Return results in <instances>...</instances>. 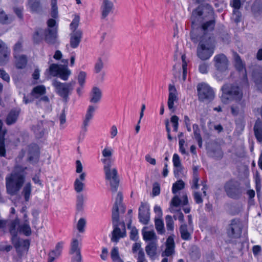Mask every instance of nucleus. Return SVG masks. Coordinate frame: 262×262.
Returning <instances> with one entry per match:
<instances>
[{"mask_svg":"<svg viewBox=\"0 0 262 262\" xmlns=\"http://www.w3.org/2000/svg\"><path fill=\"white\" fill-rule=\"evenodd\" d=\"M213 13L209 6H199L192 11L191 16V39L194 42H199L197 55L202 60L209 59L214 53L215 40L210 32L214 28L215 21L203 22L206 18L212 17Z\"/></svg>","mask_w":262,"mask_h":262,"instance_id":"nucleus-1","label":"nucleus"},{"mask_svg":"<svg viewBox=\"0 0 262 262\" xmlns=\"http://www.w3.org/2000/svg\"><path fill=\"white\" fill-rule=\"evenodd\" d=\"M9 230L12 235L11 241L16 249L18 248L20 246V239L17 237L18 232L23 233L26 236L31 234V228L27 222V220L22 225H19V220L16 218L12 220L9 224Z\"/></svg>","mask_w":262,"mask_h":262,"instance_id":"nucleus-2","label":"nucleus"},{"mask_svg":"<svg viewBox=\"0 0 262 262\" xmlns=\"http://www.w3.org/2000/svg\"><path fill=\"white\" fill-rule=\"evenodd\" d=\"M223 93L221 96V101L225 104L229 103L231 101H235L238 105L240 104L243 93L242 89L235 85L225 84L222 88Z\"/></svg>","mask_w":262,"mask_h":262,"instance_id":"nucleus-3","label":"nucleus"},{"mask_svg":"<svg viewBox=\"0 0 262 262\" xmlns=\"http://www.w3.org/2000/svg\"><path fill=\"white\" fill-rule=\"evenodd\" d=\"M18 169L19 167H16L15 171L6 178L7 191L11 195L16 194L20 190L24 181L22 173L16 172Z\"/></svg>","mask_w":262,"mask_h":262,"instance_id":"nucleus-4","label":"nucleus"},{"mask_svg":"<svg viewBox=\"0 0 262 262\" xmlns=\"http://www.w3.org/2000/svg\"><path fill=\"white\" fill-rule=\"evenodd\" d=\"M188 203V197L185 192H182L181 199L177 195L174 196L170 202L169 210L170 212L174 213L173 218L178 220L181 223L184 224V217L182 212L180 210H176L175 207L180 205H185Z\"/></svg>","mask_w":262,"mask_h":262,"instance_id":"nucleus-5","label":"nucleus"},{"mask_svg":"<svg viewBox=\"0 0 262 262\" xmlns=\"http://www.w3.org/2000/svg\"><path fill=\"white\" fill-rule=\"evenodd\" d=\"M103 169L106 182L110 184L112 192L115 193L117 190L119 183L117 169L113 166V164L104 165Z\"/></svg>","mask_w":262,"mask_h":262,"instance_id":"nucleus-6","label":"nucleus"},{"mask_svg":"<svg viewBox=\"0 0 262 262\" xmlns=\"http://www.w3.org/2000/svg\"><path fill=\"white\" fill-rule=\"evenodd\" d=\"M75 84V81L62 83L58 80H54L52 82V85L55 88V92L66 101L68 99L69 95L73 91Z\"/></svg>","mask_w":262,"mask_h":262,"instance_id":"nucleus-7","label":"nucleus"},{"mask_svg":"<svg viewBox=\"0 0 262 262\" xmlns=\"http://www.w3.org/2000/svg\"><path fill=\"white\" fill-rule=\"evenodd\" d=\"M52 121H41L36 125L34 128V138L37 142L44 140L50 130V126H54Z\"/></svg>","mask_w":262,"mask_h":262,"instance_id":"nucleus-8","label":"nucleus"},{"mask_svg":"<svg viewBox=\"0 0 262 262\" xmlns=\"http://www.w3.org/2000/svg\"><path fill=\"white\" fill-rule=\"evenodd\" d=\"M47 90L43 84L34 85V99L36 100V105L42 107L50 102L48 96L46 95Z\"/></svg>","mask_w":262,"mask_h":262,"instance_id":"nucleus-9","label":"nucleus"},{"mask_svg":"<svg viewBox=\"0 0 262 262\" xmlns=\"http://www.w3.org/2000/svg\"><path fill=\"white\" fill-rule=\"evenodd\" d=\"M197 91L199 99L200 101H211L214 97V93L212 89L206 83H199L197 85Z\"/></svg>","mask_w":262,"mask_h":262,"instance_id":"nucleus-10","label":"nucleus"},{"mask_svg":"<svg viewBox=\"0 0 262 262\" xmlns=\"http://www.w3.org/2000/svg\"><path fill=\"white\" fill-rule=\"evenodd\" d=\"M115 203L112 209V219L114 221L117 222L119 221V209L124 212L125 208L122 205L123 195L121 192H118L115 196H114Z\"/></svg>","mask_w":262,"mask_h":262,"instance_id":"nucleus-11","label":"nucleus"},{"mask_svg":"<svg viewBox=\"0 0 262 262\" xmlns=\"http://www.w3.org/2000/svg\"><path fill=\"white\" fill-rule=\"evenodd\" d=\"M46 157L45 152H41L38 147L34 146V169L38 172L41 171Z\"/></svg>","mask_w":262,"mask_h":262,"instance_id":"nucleus-12","label":"nucleus"},{"mask_svg":"<svg viewBox=\"0 0 262 262\" xmlns=\"http://www.w3.org/2000/svg\"><path fill=\"white\" fill-rule=\"evenodd\" d=\"M224 187L227 195L231 198H235L241 193L239 183L236 181H230Z\"/></svg>","mask_w":262,"mask_h":262,"instance_id":"nucleus-13","label":"nucleus"},{"mask_svg":"<svg viewBox=\"0 0 262 262\" xmlns=\"http://www.w3.org/2000/svg\"><path fill=\"white\" fill-rule=\"evenodd\" d=\"M214 66L220 72L225 71L228 69V60L223 54L216 55L213 58Z\"/></svg>","mask_w":262,"mask_h":262,"instance_id":"nucleus-14","label":"nucleus"},{"mask_svg":"<svg viewBox=\"0 0 262 262\" xmlns=\"http://www.w3.org/2000/svg\"><path fill=\"white\" fill-rule=\"evenodd\" d=\"M101 16L102 19H105L113 13L114 4L111 0H102L100 5Z\"/></svg>","mask_w":262,"mask_h":262,"instance_id":"nucleus-15","label":"nucleus"},{"mask_svg":"<svg viewBox=\"0 0 262 262\" xmlns=\"http://www.w3.org/2000/svg\"><path fill=\"white\" fill-rule=\"evenodd\" d=\"M168 107L170 111L174 112L175 111L174 103L177 102L178 100L177 91L174 85L170 84L168 86Z\"/></svg>","mask_w":262,"mask_h":262,"instance_id":"nucleus-16","label":"nucleus"},{"mask_svg":"<svg viewBox=\"0 0 262 262\" xmlns=\"http://www.w3.org/2000/svg\"><path fill=\"white\" fill-rule=\"evenodd\" d=\"M71 254H74L72 257V262H81L82 260L80 254L79 242L76 238H73L71 244Z\"/></svg>","mask_w":262,"mask_h":262,"instance_id":"nucleus-17","label":"nucleus"},{"mask_svg":"<svg viewBox=\"0 0 262 262\" xmlns=\"http://www.w3.org/2000/svg\"><path fill=\"white\" fill-rule=\"evenodd\" d=\"M97 108V106L96 105H90L88 106L83 120V128L85 132L87 131L88 126L93 119Z\"/></svg>","mask_w":262,"mask_h":262,"instance_id":"nucleus-18","label":"nucleus"},{"mask_svg":"<svg viewBox=\"0 0 262 262\" xmlns=\"http://www.w3.org/2000/svg\"><path fill=\"white\" fill-rule=\"evenodd\" d=\"M149 206L142 203L139 208V218L140 222L144 225L148 224L149 219Z\"/></svg>","mask_w":262,"mask_h":262,"instance_id":"nucleus-19","label":"nucleus"},{"mask_svg":"<svg viewBox=\"0 0 262 262\" xmlns=\"http://www.w3.org/2000/svg\"><path fill=\"white\" fill-rule=\"evenodd\" d=\"M113 225L114 227V229L113 230V231L112 232V237L111 238L112 241L114 242L117 243L119 241V239L120 238L123 237L125 236V228L124 224L123 223L122 225V229H120L118 227V222L116 221H114L113 220Z\"/></svg>","mask_w":262,"mask_h":262,"instance_id":"nucleus-20","label":"nucleus"},{"mask_svg":"<svg viewBox=\"0 0 262 262\" xmlns=\"http://www.w3.org/2000/svg\"><path fill=\"white\" fill-rule=\"evenodd\" d=\"M44 40L50 45L58 43L57 29L56 28L45 29Z\"/></svg>","mask_w":262,"mask_h":262,"instance_id":"nucleus-21","label":"nucleus"},{"mask_svg":"<svg viewBox=\"0 0 262 262\" xmlns=\"http://www.w3.org/2000/svg\"><path fill=\"white\" fill-rule=\"evenodd\" d=\"M132 251L137 258V262H147L140 243H135L133 245Z\"/></svg>","mask_w":262,"mask_h":262,"instance_id":"nucleus-22","label":"nucleus"},{"mask_svg":"<svg viewBox=\"0 0 262 262\" xmlns=\"http://www.w3.org/2000/svg\"><path fill=\"white\" fill-rule=\"evenodd\" d=\"M228 235L231 238H238L242 233L241 225L239 222L233 220L227 231Z\"/></svg>","mask_w":262,"mask_h":262,"instance_id":"nucleus-23","label":"nucleus"},{"mask_svg":"<svg viewBox=\"0 0 262 262\" xmlns=\"http://www.w3.org/2000/svg\"><path fill=\"white\" fill-rule=\"evenodd\" d=\"M173 236V235H171L167 238L165 242L166 248L161 254L162 257H168L174 254L175 244Z\"/></svg>","mask_w":262,"mask_h":262,"instance_id":"nucleus-24","label":"nucleus"},{"mask_svg":"<svg viewBox=\"0 0 262 262\" xmlns=\"http://www.w3.org/2000/svg\"><path fill=\"white\" fill-rule=\"evenodd\" d=\"M10 50L6 44L0 40V66L5 64L9 60Z\"/></svg>","mask_w":262,"mask_h":262,"instance_id":"nucleus-25","label":"nucleus"},{"mask_svg":"<svg viewBox=\"0 0 262 262\" xmlns=\"http://www.w3.org/2000/svg\"><path fill=\"white\" fill-rule=\"evenodd\" d=\"M158 242H149L145 247V251L148 256L152 260L155 259L157 255Z\"/></svg>","mask_w":262,"mask_h":262,"instance_id":"nucleus-26","label":"nucleus"},{"mask_svg":"<svg viewBox=\"0 0 262 262\" xmlns=\"http://www.w3.org/2000/svg\"><path fill=\"white\" fill-rule=\"evenodd\" d=\"M113 149L110 147H105L102 151L103 158L101 161L103 165L113 164L114 160L112 158Z\"/></svg>","mask_w":262,"mask_h":262,"instance_id":"nucleus-27","label":"nucleus"},{"mask_svg":"<svg viewBox=\"0 0 262 262\" xmlns=\"http://www.w3.org/2000/svg\"><path fill=\"white\" fill-rule=\"evenodd\" d=\"M143 239L146 242H158L157 236L153 230H148L147 227H144L142 230Z\"/></svg>","mask_w":262,"mask_h":262,"instance_id":"nucleus-28","label":"nucleus"},{"mask_svg":"<svg viewBox=\"0 0 262 262\" xmlns=\"http://www.w3.org/2000/svg\"><path fill=\"white\" fill-rule=\"evenodd\" d=\"M86 174L84 172L81 173L78 178H77L74 183L75 190L78 192H81L84 189V183Z\"/></svg>","mask_w":262,"mask_h":262,"instance_id":"nucleus-29","label":"nucleus"},{"mask_svg":"<svg viewBox=\"0 0 262 262\" xmlns=\"http://www.w3.org/2000/svg\"><path fill=\"white\" fill-rule=\"evenodd\" d=\"M81 31L78 30L74 31L71 34L70 46L73 48H77L81 39L82 37Z\"/></svg>","mask_w":262,"mask_h":262,"instance_id":"nucleus-30","label":"nucleus"},{"mask_svg":"<svg viewBox=\"0 0 262 262\" xmlns=\"http://www.w3.org/2000/svg\"><path fill=\"white\" fill-rule=\"evenodd\" d=\"M253 80L257 87V89L262 92V68H257L253 74Z\"/></svg>","mask_w":262,"mask_h":262,"instance_id":"nucleus-31","label":"nucleus"},{"mask_svg":"<svg viewBox=\"0 0 262 262\" xmlns=\"http://www.w3.org/2000/svg\"><path fill=\"white\" fill-rule=\"evenodd\" d=\"M101 97V91L98 87L95 86L91 92L90 101L91 103H97L100 101Z\"/></svg>","mask_w":262,"mask_h":262,"instance_id":"nucleus-32","label":"nucleus"},{"mask_svg":"<svg viewBox=\"0 0 262 262\" xmlns=\"http://www.w3.org/2000/svg\"><path fill=\"white\" fill-rule=\"evenodd\" d=\"M193 230L189 229V227L185 224H182L180 227L181 236L184 240H188L191 238V233Z\"/></svg>","mask_w":262,"mask_h":262,"instance_id":"nucleus-33","label":"nucleus"},{"mask_svg":"<svg viewBox=\"0 0 262 262\" xmlns=\"http://www.w3.org/2000/svg\"><path fill=\"white\" fill-rule=\"evenodd\" d=\"M19 109L12 110L8 115L6 122L8 125L14 124L17 120L19 114Z\"/></svg>","mask_w":262,"mask_h":262,"instance_id":"nucleus-34","label":"nucleus"},{"mask_svg":"<svg viewBox=\"0 0 262 262\" xmlns=\"http://www.w3.org/2000/svg\"><path fill=\"white\" fill-rule=\"evenodd\" d=\"M254 134L258 142H262V122L258 120L254 127Z\"/></svg>","mask_w":262,"mask_h":262,"instance_id":"nucleus-35","label":"nucleus"},{"mask_svg":"<svg viewBox=\"0 0 262 262\" xmlns=\"http://www.w3.org/2000/svg\"><path fill=\"white\" fill-rule=\"evenodd\" d=\"M45 30L41 28H36L34 32V43L41 42L45 38Z\"/></svg>","mask_w":262,"mask_h":262,"instance_id":"nucleus-36","label":"nucleus"},{"mask_svg":"<svg viewBox=\"0 0 262 262\" xmlns=\"http://www.w3.org/2000/svg\"><path fill=\"white\" fill-rule=\"evenodd\" d=\"M16 59L15 64L16 67L18 69H23L25 67L27 62V57L23 55H14Z\"/></svg>","mask_w":262,"mask_h":262,"instance_id":"nucleus-37","label":"nucleus"},{"mask_svg":"<svg viewBox=\"0 0 262 262\" xmlns=\"http://www.w3.org/2000/svg\"><path fill=\"white\" fill-rule=\"evenodd\" d=\"M71 74V71L67 66H61L59 71L58 76L62 80L66 81Z\"/></svg>","mask_w":262,"mask_h":262,"instance_id":"nucleus-38","label":"nucleus"},{"mask_svg":"<svg viewBox=\"0 0 262 262\" xmlns=\"http://www.w3.org/2000/svg\"><path fill=\"white\" fill-rule=\"evenodd\" d=\"M234 60L235 61V66L236 68L240 72L243 71L244 75L246 76V74L245 69V66H244L239 56L236 53H234Z\"/></svg>","mask_w":262,"mask_h":262,"instance_id":"nucleus-39","label":"nucleus"},{"mask_svg":"<svg viewBox=\"0 0 262 262\" xmlns=\"http://www.w3.org/2000/svg\"><path fill=\"white\" fill-rule=\"evenodd\" d=\"M13 20L12 16L7 15L2 9H0V23L2 24H9Z\"/></svg>","mask_w":262,"mask_h":262,"instance_id":"nucleus-40","label":"nucleus"},{"mask_svg":"<svg viewBox=\"0 0 262 262\" xmlns=\"http://www.w3.org/2000/svg\"><path fill=\"white\" fill-rule=\"evenodd\" d=\"M194 139L198 141L200 147L202 146V138L200 134V129L198 125L194 124L192 126Z\"/></svg>","mask_w":262,"mask_h":262,"instance_id":"nucleus-41","label":"nucleus"},{"mask_svg":"<svg viewBox=\"0 0 262 262\" xmlns=\"http://www.w3.org/2000/svg\"><path fill=\"white\" fill-rule=\"evenodd\" d=\"M185 187V183L181 180L177 181L173 184L172 187V192L175 194L174 196L177 195V193L182 190Z\"/></svg>","mask_w":262,"mask_h":262,"instance_id":"nucleus-42","label":"nucleus"},{"mask_svg":"<svg viewBox=\"0 0 262 262\" xmlns=\"http://www.w3.org/2000/svg\"><path fill=\"white\" fill-rule=\"evenodd\" d=\"M155 227L159 234H163L164 232V222L161 219L157 218L155 220Z\"/></svg>","mask_w":262,"mask_h":262,"instance_id":"nucleus-43","label":"nucleus"},{"mask_svg":"<svg viewBox=\"0 0 262 262\" xmlns=\"http://www.w3.org/2000/svg\"><path fill=\"white\" fill-rule=\"evenodd\" d=\"M111 256L114 262H123L120 257L118 248L117 247H114L112 249Z\"/></svg>","mask_w":262,"mask_h":262,"instance_id":"nucleus-44","label":"nucleus"},{"mask_svg":"<svg viewBox=\"0 0 262 262\" xmlns=\"http://www.w3.org/2000/svg\"><path fill=\"white\" fill-rule=\"evenodd\" d=\"M51 15L52 17L56 18L58 17V7L57 5V0H51Z\"/></svg>","mask_w":262,"mask_h":262,"instance_id":"nucleus-45","label":"nucleus"},{"mask_svg":"<svg viewBox=\"0 0 262 262\" xmlns=\"http://www.w3.org/2000/svg\"><path fill=\"white\" fill-rule=\"evenodd\" d=\"M61 66V65L54 63L51 64L49 69L50 75L53 76H57L59 74Z\"/></svg>","mask_w":262,"mask_h":262,"instance_id":"nucleus-46","label":"nucleus"},{"mask_svg":"<svg viewBox=\"0 0 262 262\" xmlns=\"http://www.w3.org/2000/svg\"><path fill=\"white\" fill-rule=\"evenodd\" d=\"M181 58L182 60V68L183 70V80L185 81L186 79L187 74V63L186 61V56L184 54L182 55Z\"/></svg>","mask_w":262,"mask_h":262,"instance_id":"nucleus-47","label":"nucleus"},{"mask_svg":"<svg viewBox=\"0 0 262 262\" xmlns=\"http://www.w3.org/2000/svg\"><path fill=\"white\" fill-rule=\"evenodd\" d=\"M86 77V73L84 71H80L77 76V80L79 85L81 86H84L85 79Z\"/></svg>","mask_w":262,"mask_h":262,"instance_id":"nucleus-48","label":"nucleus"},{"mask_svg":"<svg viewBox=\"0 0 262 262\" xmlns=\"http://www.w3.org/2000/svg\"><path fill=\"white\" fill-rule=\"evenodd\" d=\"M166 228L168 230L172 231L174 228V222L171 216L167 215L165 217Z\"/></svg>","mask_w":262,"mask_h":262,"instance_id":"nucleus-49","label":"nucleus"},{"mask_svg":"<svg viewBox=\"0 0 262 262\" xmlns=\"http://www.w3.org/2000/svg\"><path fill=\"white\" fill-rule=\"evenodd\" d=\"M31 191V184L30 183L27 184L24 188L23 193L25 199L26 201L29 200Z\"/></svg>","mask_w":262,"mask_h":262,"instance_id":"nucleus-50","label":"nucleus"},{"mask_svg":"<svg viewBox=\"0 0 262 262\" xmlns=\"http://www.w3.org/2000/svg\"><path fill=\"white\" fill-rule=\"evenodd\" d=\"M84 206V196L83 194H80L77 195L76 207L78 210H81Z\"/></svg>","mask_w":262,"mask_h":262,"instance_id":"nucleus-51","label":"nucleus"},{"mask_svg":"<svg viewBox=\"0 0 262 262\" xmlns=\"http://www.w3.org/2000/svg\"><path fill=\"white\" fill-rule=\"evenodd\" d=\"M86 225V220L81 218L77 224V229L79 232L83 233L84 231V228Z\"/></svg>","mask_w":262,"mask_h":262,"instance_id":"nucleus-52","label":"nucleus"},{"mask_svg":"<svg viewBox=\"0 0 262 262\" xmlns=\"http://www.w3.org/2000/svg\"><path fill=\"white\" fill-rule=\"evenodd\" d=\"M6 154V150L4 143V134H0V156L4 157Z\"/></svg>","mask_w":262,"mask_h":262,"instance_id":"nucleus-53","label":"nucleus"},{"mask_svg":"<svg viewBox=\"0 0 262 262\" xmlns=\"http://www.w3.org/2000/svg\"><path fill=\"white\" fill-rule=\"evenodd\" d=\"M80 17L78 15H75L72 23L70 24L71 29L74 31H77L76 28L78 27L79 23Z\"/></svg>","mask_w":262,"mask_h":262,"instance_id":"nucleus-54","label":"nucleus"},{"mask_svg":"<svg viewBox=\"0 0 262 262\" xmlns=\"http://www.w3.org/2000/svg\"><path fill=\"white\" fill-rule=\"evenodd\" d=\"M172 162L174 167L180 168L181 167V163L179 156L177 154H174L172 157Z\"/></svg>","mask_w":262,"mask_h":262,"instance_id":"nucleus-55","label":"nucleus"},{"mask_svg":"<svg viewBox=\"0 0 262 262\" xmlns=\"http://www.w3.org/2000/svg\"><path fill=\"white\" fill-rule=\"evenodd\" d=\"M179 117L176 115H173L171 117L170 121L173 124V130L177 132L179 126Z\"/></svg>","mask_w":262,"mask_h":262,"instance_id":"nucleus-56","label":"nucleus"},{"mask_svg":"<svg viewBox=\"0 0 262 262\" xmlns=\"http://www.w3.org/2000/svg\"><path fill=\"white\" fill-rule=\"evenodd\" d=\"M103 62L101 59H99L95 63L94 70L96 73L101 71L103 68Z\"/></svg>","mask_w":262,"mask_h":262,"instance_id":"nucleus-57","label":"nucleus"},{"mask_svg":"<svg viewBox=\"0 0 262 262\" xmlns=\"http://www.w3.org/2000/svg\"><path fill=\"white\" fill-rule=\"evenodd\" d=\"M242 15L238 10H234L232 18L236 23H239L241 19Z\"/></svg>","mask_w":262,"mask_h":262,"instance_id":"nucleus-58","label":"nucleus"},{"mask_svg":"<svg viewBox=\"0 0 262 262\" xmlns=\"http://www.w3.org/2000/svg\"><path fill=\"white\" fill-rule=\"evenodd\" d=\"M199 176H193L192 180L191 183V187L193 189H198L199 188Z\"/></svg>","mask_w":262,"mask_h":262,"instance_id":"nucleus-59","label":"nucleus"},{"mask_svg":"<svg viewBox=\"0 0 262 262\" xmlns=\"http://www.w3.org/2000/svg\"><path fill=\"white\" fill-rule=\"evenodd\" d=\"M64 242L62 241L57 243L55 246V249L52 250L54 252H56L57 254L60 255L63 247Z\"/></svg>","mask_w":262,"mask_h":262,"instance_id":"nucleus-60","label":"nucleus"},{"mask_svg":"<svg viewBox=\"0 0 262 262\" xmlns=\"http://www.w3.org/2000/svg\"><path fill=\"white\" fill-rule=\"evenodd\" d=\"M59 256V255L57 254L53 250H51L48 254V262H53L54 260Z\"/></svg>","mask_w":262,"mask_h":262,"instance_id":"nucleus-61","label":"nucleus"},{"mask_svg":"<svg viewBox=\"0 0 262 262\" xmlns=\"http://www.w3.org/2000/svg\"><path fill=\"white\" fill-rule=\"evenodd\" d=\"M110 134L111 139H113L117 136L118 129L116 125H113L111 126L110 130Z\"/></svg>","mask_w":262,"mask_h":262,"instance_id":"nucleus-62","label":"nucleus"},{"mask_svg":"<svg viewBox=\"0 0 262 262\" xmlns=\"http://www.w3.org/2000/svg\"><path fill=\"white\" fill-rule=\"evenodd\" d=\"M208 64L205 63H203L199 66V70L200 73L206 74L208 72Z\"/></svg>","mask_w":262,"mask_h":262,"instance_id":"nucleus-63","label":"nucleus"},{"mask_svg":"<svg viewBox=\"0 0 262 262\" xmlns=\"http://www.w3.org/2000/svg\"><path fill=\"white\" fill-rule=\"evenodd\" d=\"M0 77L5 81L9 82L10 80V77L5 71L3 69H0Z\"/></svg>","mask_w":262,"mask_h":262,"instance_id":"nucleus-64","label":"nucleus"}]
</instances>
